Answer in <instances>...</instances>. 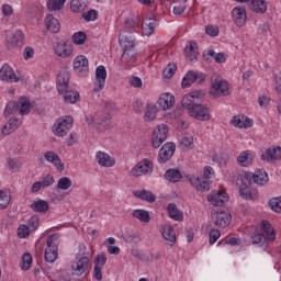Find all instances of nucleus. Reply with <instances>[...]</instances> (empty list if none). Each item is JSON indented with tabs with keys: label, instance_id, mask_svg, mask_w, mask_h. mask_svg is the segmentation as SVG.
<instances>
[{
	"label": "nucleus",
	"instance_id": "nucleus-1",
	"mask_svg": "<svg viewBox=\"0 0 281 281\" xmlns=\"http://www.w3.org/2000/svg\"><path fill=\"white\" fill-rule=\"evenodd\" d=\"M119 43L123 47L121 56V65L125 69L133 67L137 60V50L135 49V36L128 35V32L123 31L119 35Z\"/></svg>",
	"mask_w": 281,
	"mask_h": 281
},
{
	"label": "nucleus",
	"instance_id": "nucleus-2",
	"mask_svg": "<svg viewBox=\"0 0 281 281\" xmlns=\"http://www.w3.org/2000/svg\"><path fill=\"white\" fill-rule=\"evenodd\" d=\"M57 91L64 95L66 104H76L80 100V93L69 90V72L67 70L59 71L57 76Z\"/></svg>",
	"mask_w": 281,
	"mask_h": 281
},
{
	"label": "nucleus",
	"instance_id": "nucleus-3",
	"mask_svg": "<svg viewBox=\"0 0 281 281\" xmlns=\"http://www.w3.org/2000/svg\"><path fill=\"white\" fill-rule=\"evenodd\" d=\"M211 95L214 98H221L223 95H229V83L218 75H212L211 77Z\"/></svg>",
	"mask_w": 281,
	"mask_h": 281
},
{
	"label": "nucleus",
	"instance_id": "nucleus-4",
	"mask_svg": "<svg viewBox=\"0 0 281 281\" xmlns=\"http://www.w3.org/2000/svg\"><path fill=\"white\" fill-rule=\"evenodd\" d=\"M74 126V117L64 116L56 121L54 125L53 133L57 137H65L69 133L70 128Z\"/></svg>",
	"mask_w": 281,
	"mask_h": 281
},
{
	"label": "nucleus",
	"instance_id": "nucleus-5",
	"mask_svg": "<svg viewBox=\"0 0 281 281\" xmlns=\"http://www.w3.org/2000/svg\"><path fill=\"white\" fill-rule=\"evenodd\" d=\"M189 115L194 117V120H199V122H210L212 119L210 108L200 103L194 105V108L189 112Z\"/></svg>",
	"mask_w": 281,
	"mask_h": 281
},
{
	"label": "nucleus",
	"instance_id": "nucleus-6",
	"mask_svg": "<svg viewBox=\"0 0 281 281\" xmlns=\"http://www.w3.org/2000/svg\"><path fill=\"white\" fill-rule=\"evenodd\" d=\"M244 179L248 180L249 183L255 182L257 186H265L269 181L267 171L262 169L257 170L255 173L245 172L241 175Z\"/></svg>",
	"mask_w": 281,
	"mask_h": 281
},
{
	"label": "nucleus",
	"instance_id": "nucleus-7",
	"mask_svg": "<svg viewBox=\"0 0 281 281\" xmlns=\"http://www.w3.org/2000/svg\"><path fill=\"white\" fill-rule=\"evenodd\" d=\"M168 139V125L161 124L154 131L151 144L154 148H159Z\"/></svg>",
	"mask_w": 281,
	"mask_h": 281
},
{
	"label": "nucleus",
	"instance_id": "nucleus-8",
	"mask_svg": "<svg viewBox=\"0 0 281 281\" xmlns=\"http://www.w3.org/2000/svg\"><path fill=\"white\" fill-rule=\"evenodd\" d=\"M153 161L145 158L131 170V175L132 177H142L143 175H150V172H153Z\"/></svg>",
	"mask_w": 281,
	"mask_h": 281
},
{
	"label": "nucleus",
	"instance_id": "nucleus-9",
	"mask_svg": "<svg viewBox=\"0 0 281 281\" xmlns=\"http://www.w3.org/2000/svg\"><path fill=\"white\" fill-rule=\"evenodd\" d=\"M203 91H194L190 94H186L181 100V106H183V109H187L190 113V111L199 104V98H203Z\"/></svg>",
	"mask_w": 281,
	"mask_h": 281
},
{
	"label": "nucleus",
	"instance_id": "nucleus-10",
	"mask_svg": "<svg viewBox=\"0 0 281 281\" xmlns=\"http://www.w3.org/2000/svg\"><path fill=\"white\" fill-rule=\"evenodd\" d=\"M237 186H239V196H241V199H246L247 201H254L255 196L249 190V186H251V182H249V180H246V178L240 175L237 178Z\"/></svg>",
	"mask_w": 281,
	"mask_h": 281
},
{
	"label": "nucleus",
	"instance_id": "nucleus-11",
	"mask_svg": "<svg viewBox=\"0 0 281 281\" xmlns=\"http://www.w3.org/2000/svg\"><path fill=\"white\" fill-rule=\"evenodd\" d=\"M177 146H175V143H167L165 144L158 154V162L159 164H166L167 161H170L172 159V155H175Z\"/></svg>",
	"mask_w": 281,
	"mask_h": 281
},
{
	"label": "nucleus",
	"instance_id": "nucleus-12",
	"mask_svg": "<svg viewBox=\"0 0 281 281\" xmlns=\"http://www.w3.org/2000/svg\"><path fill=\"white\" fill-rule=\"evenodd\" d=\"M203 80H205V75L189 70L182 79V88L188 89V87H192L194 82L201 83Z\"/></svg>",
	"mask_w": 281,
	"mask_h": 281
},
{
	"label": "nucleus",
	"instance_id": "nucleus-13",
	"mask_svg": "<svg viewBox=\"0 0 281 281\" xmlns=\"http://www.w3.org/2000/svg\"><path fill=\"white\" fill-rule=\"evenodd\" d=\"M209 203L215 207H222L228 201L227 193L224 191H212L207 196Z\"/></svg>",
	"mask_w": 281,
	"mask_h": 281
},
{
	"label": "nucleus",
	"instance_id": "nucleus-14",
	"mask_svg": "<svg viewBox=\"0 0 281 281\" xmlns=\"http://www.w3.org/2000/svg\"><path fill=\"white\" fill-rule=\"evenodd\" d=\"M55 54L59 56V58H69L70 54H72L74 48L71 47V44L69 41H59L55 45Z\"/></svg>",
	"mask_w": 281,
	"mask_h": 281
},
{
	"label": "nucleus",
	"instance_id": "nucleus-15",
	"mask_svg": "<svg viewBox=\"0 0 281 281\" xmlns=\"http://www.w3.org/2000/svg\"><path fill=\"white\" fill-rule=\"evenodd\" d=\"M106 85V68L104 66H98L95 69V81L93 91H102Z\"/></svg>",
	"mask_w": 281,
	"mask_h": 281
},
{
	"label": "nucleus",
	"instance_id": "nucleus-16",
	"mask_svg": "<svg viewBox=\"0 0 281 281\" xmlns=\"http://www.w3.org/2000/svg\"><path fill=\"white\" fill-rule=\"evenodd\" d=\"M93 262V278L98 281H102V267L106 265V255H97Z\"/></svg>",
	"mask_w": 281,
	"mask_h": 281
},
{
	"label": "nucleus",
	"instance_id": "nucleus-17",
	"mask_svg": "<svg viewBox=\"0 0 281 281\" xmlns=\"http://www.w3.org/2000/svg\"><path fill=\"white\" fill-rule=\"evenodd\" d=\"M212 220L214 221L216 227H227V225H229V222L232 221V214L223 211H215L212 213Z\"/></svg>",
	"mask_w": 281,
	"mask_h": 281
},
{
	"label": "nucleus",
	"instance_id": "nucleus-18",
	"mask_svg": "<svg viewBox=\"0 0 281 281\" xmlns=\"http://www.w3.org/2000/svg\"><path fill=\"white\" fill-rule=\"evenodd\" d=\"M90 259L87 256L79 258L75 265L71 266L74 276H82L89 270Z\"/></svg>",
	"mask_w": 281,
	"mask_h": 281
},
{
	"label": "nucleus",
	"instance_id": "nucleus-19",
	"mask_svg": "<svg viewBox=\"0 0 281 281\" xmlns=\"http://www.w3.org/2000/svg\"><path fill=\"white\" fill-rule=\"evenodd\" d=\"M232 18L234 23L238 27H243V25L247 23V11L245 10V8L235 7L232 11Z\"/></svg>",
	"mask_w": 281,
	"mask_h": 281
},
{
	"label": "nucleus",
	"instance_id": "nucleus-20",
	"mask_svg": "<svg viewBox=\"0 0 281 281\" xmlns=\"http://www.w3.org/2000/svg\"><path fill=\"white\" fill-rule=\"evenodd\" d=\"M0 80L4 82H19V78L10 65L4 64L0 69Z\"/></svg>",
	"mask_w": 281,
	"mask_h": 281
},
{
	"label": "nucleus",
	"instance_id": "nucleus-21",
	"mask_svg": "<svg viewBox=\"0 0 281 281\" xmlns=\"http://www.w3.org/2000/svg\"><path fill=\"white\" fill-rule=\"evenodd\" d=\"M261 161H268V164H272V161H278L281 159V147H270L265 154L260 156Z\"/></svg>",
	"mask_w": 281,
	"mask_h": 281
},
{
	"label": "nucleus",
	"instance_id": "nucleus-22",
	"mask_svg": "<svg viewBox=\"0 0 281 281\" xmlns=\"http://www.w3.org/2000/svg\"><path fill=\"white\" fill-rule=\"evenodd\" d=\"M157 104L159 105V109H161V111H168L169 109H172V106H175V95L165 92L159 97Z\"/></svg>",
	"mask_w": 281,
	"mask_h": 281
},
{
	"label": "nucleus",
	"instance_id": "nucleus-23",
	"mask_svg": "<svg viewBox=\"0 0 281 281\" xmlns=\"http://www.w3.org/2000/svg\"><path fill=\"white\" fill-rule=\"evenodd\" d=\"M231 122L236 128H251L254 126V121L243 114L234 116Z\"/></svg>",
	"mask_w": 281,
	"mask_h": 281
},
{
	"label": "nucleus",
	"instance_id": "nucleus-24",
	"mask_svg": "<svg viewBox=\"0 0 281 281\" xmlns=\"http://www.w3.org/2000/svg\"><path fill=\"white\" fill-rule=\"evenodd\" d=\"M74 69L78 74H87L89 71V59L85 55L77 56L74 60Z\"/></svg>",
	"mask_w": 281,
	"mask_h": 281
},
{
	"label": "nucleus",
	"instance_id": "nucleus-25",
	"mask_svg": "<svg viewBox=\"0 0 281 281\" xmlns=\"http://www.w3.org/2000/svg\"><path fill=\"white\" fill-rule=\"evenodd\" d=\"M44 158L46 161H48V164H53V166L57 168L58 172H63V170H65V165L60 160V157H58V154L54 151H46L44 154Z\"/></svg>",
	"mask_w": 281,
	"mask_h": 281
},
{
	"label": "nucleus",
	"instance_id": "nucleus-26",
	"mask_svg": "<svg viewBox=\"0 0 281 281\" xmlns=\"http://www.w3.org/2000/svg\"><path fill=\"white\" fill-rule=\"evenodd\" d=\"M95 159L99 166H103V168H113V166H115V159L111 158V156L104 151H98Z\"/></svg>",
	"mask_w": 281,
	"mask_h": 281
},
{
	"label": "nucleus",
	"instance_id": "nucleus-27",
	"mask_svg": "<svg viewBox=\"0 0 281 281\" xmlns=\"http://www.w3.org/2000/svg\"><path fill=\"white\" fill-rule=\"evenodd\" d=\"M44 23L48 32H52L53 34H58L60 32V22L58 19L54 18V15L48 14L45 18Z\"/></svg>",
	"mask_w": 281,
	"mask_h": 281
},
{
	"label": "nucleus",
	"instance_id": "nucleus-28",
	"mask_svg": "<svg viewBox=\"0 0 281 281\" xmlns=\"http://www.w3.org/2000/svg\"><path fill=\"white\" fill-rule=\"evenodd\" d=\"M255 158L256 154H254V151L246 150L237 157V164H239V166H241L243 168H247V166H251Z\"/></svg>",
	"mask_w": 281,
	"mask_h": 281
},
{
	"label": "nucleus",
	"instance_id": "nucleus-29",
	"mask_svg": "<svg viewBox=\"0 0 281 281\" xmlns=\"http://www.w3.org/2000/svg\"><path fill=\"white\" fill-rule=\"evenodd\" d=\"M161 234H162V238L167 240V243H169L170 247H172V245H175V243L177 241V234L175 233V228H172V226L170 225L162 226Z\"/></svg>",
	"mask_w": 281,
	"mask_h": 281
},
{
	"label": "nucleus",
	"instance_id": "nucleus-30",
	"mask_svg": "<svg viewBox=\"0 0 281 281\" xmlns=\"http://www.w3.org/2000/svg\"><path fill=\"white\" fill-rule=\"evenodd\" d=\"M248 5L257 14H265L267 12V2L265 0H249Z\"/></svg>",
	"mask_w": 281,
	"mask_h": 281
},
{
	"label": "nucleus",
	"instance_id": "nucleus-31",
	"mask_svg": "<svg viewBox=\"0 0 281 281\" xmlns=\"http://www.w3.org/2000/svg\"><path fill=\"white\" fill-rule=\"evenodd\" d=\"M189 181L191 186H193V188H195V190H198L199 192H205L210 190V183L207 182V180H202L198 177H191Z\"/></svg>",
	"mask_w": 281,
	"mask_h": 281
},
{
	"label": "nucleus",
	"instance_id": "nucleus-32",
	"mask_svg": "<svg viewBox=\"0 0 281 281\" xmlns=\"http://www.w3.org/2000/svg\"><path fill=\"white\" fill-rule=\"evenodd\" d=\"M19 126H21V121L19 119H10L2 127V135H10V133H14Z\"/></svg>",
	"mask_w": 281,
	"mask_h": 281
},
{
	"label": "nucleus",
	"instance_id": "nucleus-33",
	"mask_svg": "<svg viewBox=\"0 0 281 281\" xmlns=\"http://www.w3.org/2000/svg\"><path fill=\"white\" fill-rule=\"evenodd\" d=\"M165 179L169 181V183H179V181L183 179V175L179 169H168L165 172Z\"/></svg>",
	"mask_w": 281,
	"mask_h": 281
},
{
	"label": "nucleus",
	"instance_id": "nucleus-34",
	"mask_svg": "<svg viewBox=\"0 0 281 281\" xmlns=\"http://www.w3.org/2000/svg\"><path fill=\"white\" fill-rule=\"evenodd\" d=\"M159 110L157 109V105L155 103H148L146 105V110L144 113V120L145 122H153V120H155V117H157V112Z\"/></svg>",
	"mask_w": 281,
	"mask_h": 281
},
{
	"label": "nucleus",
	"instance_id": "nucleus-35",
	"mask_svg": "<svg viewBox=\"0 0 281 281\" xmlns=\"http://www.w3.org/2000/svg\"><path fill=\"white\" fill-rule=\"evenodd\" d=\"M261 229L263 234H266V238L268 240H276V229L271 227V223H269V221H261Z\"/></svg>",
	"mask_w": 281,
	"mask_h": 281
},
{
	"label": "nucleus",
	"instance_id": "nucleus-36",
	"mask_svg": "<svg viewBox=\"0 0 281 281\" xmlns=\"http://www.w3.org/2000/svg\"><path fill=\"white\" fill-rule=\"evenodd\" d=\"M31 210L43 214L49 210V203L45 200H36L31 204Z\"/></svg>",
	"mask_w": 281,
	"mask_h": 281
},
{
	"label": "nucleus",
	"instance_id": "nucleus-37",
	"mask_svg": "<svg viewBox=\"0 0 281 281\" xmlns=\"http://www.w3.org/2000/svg\"><path fill=\"white\" fill-rule=\"evenodd\" d=\"M168 214L170 218H173V221H183V214L179 211L177 207V204L170 203L168 204Z\"/></svg>",
	"mask_w": 281,
	"mask_h": 281
},
{
	"label": "nucleus",
	"instance_id": "nucleus-38",
	"mask_svg": "<svg viewBox=\"0 0 281 281\" xmlns=\"http://www.w3.org/2000/svg\"><path fill=\"white\" fill-rule=\"evenodd\" d=\"M137 27H139V24L137 23V20L135 19H127L125 22V29L121 32H127L128 36H133L135 32H137Z\"/></svg>",
	"mask_w": 281,
	"mask_h": 281
},
{
	"label": "nucleus",
	"instance_id": "nucleus-39",
	"mask_svg": "<svg viewBox=\"0 0 281 281\" xmlns=\"http://www.w3.org/2000/svg\"><path fill=\"white\" fill-rule=\"evenodd\" d=\"M132 216L138 221H142L143 223H150V213H148V211L134 210Z\"/></svg>",
	"mask_w": 281,
	"mask_h": 281
},
{
	"label": "nucleus",
	"instance_id": "nucleus-40",
	"mask_svg": "<svg viewBox=\"0 0 281 281\" xmlns=\"http://www.w3.org/2000/svg\"><path fill=\"white\" fill-rule=\"evenodd\" d=\"M156 25L157 22L155 19L146 20L143 24V34H145V36H150L153 32H155Z\"/></svg>",
	"mask_w": 281,
	"mask_h": 281
},
{
	"label": "nucleus",
	"instance_id": "nucleus-41",
	"mask_svg": "<svg viewBox=\"0 0 281 281\" xmlns=\"http://www.w3.org/2000/svg\"><path fill=\"white\" fill-rule=\"evenodd\" d=\"M70 10L76 13L85 12L87 10V1L71 0Z\"/></svg>",
	"mask_w": 281,
	"mask_h": 281
},
{
	"label": "nucleus",
	"instance_id": "nucleus-42",
	"mask_svg": "<svg viewBox=\"0 0 281 281\" xmlns=\"http://www.w3.org/2000/svg\"><path fill=\"white\" fill-rule=\"evenodd\" d=\"M19 113L20 115H27V113H30V99H27V97L20 98Z\"/></svg>",
	"mask_w": 281,
	"mask_h": 281
},
{
	"label": "nucleus",
	"instance_id": "nucleus-43",
	"mask_svg": "<svg viewBox=\"0 0 281 281\" xmlns=\"http://www.w3.org/2000/svg\"><path fill=\"white\" fill-rule=\"evenodd\" d=\"M135 196H137L138 199H142V201H147L148 203H155L156 201V196L155 194H153V192L143 190V191H137L135 193Z\"/></svg>",
	"mask_w": 281,
	"mask_h": 281
},
{
	"label": "nucleus",
	"instance_id": "nucleus-44",
	"mask_svg": "<svg viewBox=\"0 0 281 281\" xmlns=\"http://www.w3.org/2000/svg\"><path fill=\"white\" fill-rule=\"evenodd\" d=\"M25 38V35H23V31H15V33L13 34L12 38H11V44L14 47H23V41Z\"/></svg>",
	"mask_w": 281,
	"mask_h": 281
},
{
	"label": "nucleus",
	"instance_id": "nucleus-45",
	"mask_svg": "<svg viewBox=\"0 0 281 281\" xmlns=\"http://www.w3.org/2000/svg\"><path fill=\"white\" fill-rule=\"evenodd\" d=\"M67 0H48L47 1V9L50 12H56V10H63V5Z\"/></svg>",
	"mask_w": 281,
	"mask_h": 281
},
{
	"label": "nucleus",
	"instance_id": "nucleus-46",
	"mask_svg": "<svg viewBox=\"0 0 281 281\" xmlns=\"http://www.w3.org/2000/svg\"><path fill=\"white\" fill-rule=\"evenodd\" d=\"M72 182L69 177H63L57 182V190H69L71 188Z\"/></svg>",
	"mask_w": 281,
	"mask_h": 281
},
{
	"label": "nucleus",
	"instance_id": "nucleus-47",
	"mask_svg": "<svg viewBox=\"0 0 281 281\" xmlns=\"http://www.w3.org/2000/svg\"><path fill=\"white\" fill-rule=\"evenodd\" d=\"M81 16L87 21V23H91V21L98 20V11L95 9H91L87 12H83Z\"/></svg>",
	"mask_w": 281,
	"mask_h": 281
},
{
	"label": "nucleus",
	"instance_id": "nucleus-48",
	"mask_svg": "<svg viewBox=\"0 0 281 281\" xmlns=\"http://www.w3.org/2000/svg\"><path fill=\"white\" fill-rule=\"evenodd\" d=\"M74 43L76 45H85V42L87 41V33L86 32H77L72 35Z\"/></svg>",
	"mask_w": 281,
	"mask_h": 281
},
{
	"label": "nucleus",
	"instance_id": "nucleus-49",
	"mask_svg": "<svg viewBox=\"0 0 281 281\" xmlns=\"http://www.w3.org/2000/svg\"><path fill=\"white\" fill-rule=\"evenodd\" d=\"M175 71H177V65L176 64H169L164 70H162V77L170 79L175 76Z\"/></svg>",
	"mask_w": 281,
	"mask_h": 281
},
{
	"label": "nucleus",
	"instance_id": "nucleus-50",
	"mask_svg": "<svg viewBox=\"0 0 281 281\" xmlns=\"http://www.w3.org/2000/svg\"><path fill=\"white\" fill-rule=\"evenodd\" d=\"M10 205V195L5 191L0 190V210H5Z\"/></svg>",
	"mask_w": 281,
	"mask_h": 281
},
{
	"label": "nucleus",
	"instance_id": "nucleus-51",
	"mask_svg": "<svg viewBox=\"0 0 281 281\" xmlns=\"http://www.w3.org/2000/svg\"><path fill=\"white\" fill-rule=\"evenodd\" d=\"M123 240L130 243V245H137L142 239L136 234L125 233L123 235Z\"/></svg>",
	"mask_w": 281,
	"mask_h": 281
},
{
	"label": "nucleus",
	"instance_id": "nucleus-52",
	"mask_svg": "<svg viewBox=\"0 0 281 281\" xmlns=\"http://www.w3.org/2000/svg\"><path fill=\"white\" fill-rule=\"evenodd\" d=\"M58 258V250H52V248H46L45 250V260L46 262H56Z\"/></svg>",
	"mask_w": 281,
	"mask_h": 281
},
{
	"label": "nucleus",
	"instance_id": "nucleus-53",
	"mask_svg": "<svg viewBox=\"0 0 281 281\" xmlns=\"http://www.w3.org/2000/svg\"><path fill=\"white\" fill-rule=\"evenodd\" d=\"M207 56H211V58L215 59V63L223 64L225 63V53H216L214 50H209Z\"/></svg>",
	"mask_w": 281,
	"mask_h": 281
},
{
	"label": "nucleus",
	"instance_id": "nucleus-54",
	"mask_svg": "<svg viewBox=\"0 0 281 281\" xmlns=\"http://www.w3.org/2000/svg\"><path fill=\"white\" fill-rule=\"evenodd\" d=\"M269 206L271 207V210H273V212L281 213V196L272 198L269 201Z\"/></svg>",
	"mask_w": 281,
	"mask_h": 281
},
{
	"label": "nucleus",
	"instance_id": "nucleus-55",
	"mask_svg": "<svg viewBox=\"0 0 281 281\" xmlns=\"http://www.w3.org/2000/svg\"><path fill=\"white\" fill-rule=\"evenodd\" d=\"M32 267V255L30 252H26L22 257V269L24 271H27Z\"/></svg>",
	"mask_w": 281,
	"mask_h": 281
},
{
	"label": "nucleus",
	"instance_id": "nucleus-56",
	"mask_svg": "<svg viewBox=\"0 0 281 281\" xmlns=\"http://www.w3.org/2000/svg\"><path fill=\"white\" fill-rule=\"evenodd\" d=\"M14 111H19V102L11 101L7 104L4 109V115H12Z\"/></svg>",
	"mask_w": 281,
	"mask_h": 281
},
{
	"label": "nucleus",
	"instance_id": "nucleus-57",
	"mask_svg": "<svg viewBox=\"0 0 281 281\" xmlns=\"http://www.w3.org/2000/svg\"><path fill=\"white\" fill-rule=\"evenodd\" d=\"M47 248L54 251H58V244L56 243V235H50L46 241Z\"/></svg>",
	"mask_w": 281,
	"mask_h": 281
},
{
	"label": "nucleus",
	"instance_id": "nucleus-58",
	"mask_svg": "<svg viewBox=\"0 0 281 281\" xmlns=\"http://www.w3.org/2000/svg\"><path fill=\"white\" fill-rule=\"evenodd\" d=\"M99 124L105 126V128H111V115L103 114L99 117Z\"/></svg>",
	"mask_w": 281,
	"mask_h": 281
},
{
	"label": "nucleus",
	"instance_id": "nucleus-59",
	"mask_svg": "<svg viewBox=\"0 0 281 281\" xmlns=\"http://www.w3.org/2000/svg\"><path fill=\"white\" fill-rule=\"evenodd\" d=\"M30 226L27 225H20L18 229V236L19 238H26V236H30Z\"/></svg>",
	"mask_w": 281,
	"mask_h": 281
},
{
	"label": "nucleus",
	"instance_id": "nucleus-60",
	"mask_svg": "<svg viewBox=\"0 0 281 281\" xmlns=\"http://www.w3.org/2000/svg\"><path fill=\"white\" fill-rule=\"evenodd\" d=\"M193 142L194 139L192 138V136H184L181 140V146L182 148H184V150H188V148H192Z\"/></svg>",
	"mask_w": 281,
	"mask_h": 281
},
{
	"label": "nucleus",
	"instance_id": "nucleus-61",
	"mask_svg": "<svg viewBox=\"0 0 281 281\" xmlns=\"http://www.w3.org/2000/svg\"><path fill=\"white\" fill-rule=\"evenodd\" d=\"M218 238H221V231L212 229L210 232V239H209L210 245H214V243H216V240H218Z\"/></svg>",
	"mask_w": 281,
	"mask_h": 281
},
{
	"label": "nucleus",
	"instance_id": "nucleus-62",
	"mask_svg": "<svg viewBox=\"0 0 281 281\" xmlns=\"http://www.w3.org/2000/svg\"><path fill=\"white\" fill-rule=\"evenodd\" d=\"M274 90L281 95V71L274 74Z\"/></svg>",
	"mask_w": 281,
	"mask_h": 281
},
{
	"label": "nucleus",
	"instance_id": "nucleus-63",
	"mask_svg": "<svg viewBox=\"0 0 281 281\" xmlns=\"http://www.w3.org/2000/svg\"><path fill=\"white\" fill-rule=\"evenodd\" d=\"M42 188H49V186H54V176L47 175L42 179Z\"/></svg>",
	"mask_w": 281,
	"mask_h": 281
},
{
	"label": "nucleus",
	"instance_id": "nucleus-64",
	"mask_svg": "<svg viewBox=\"0 0 281 281\" xmlns=\"http://www.w3.org/2000/svg\"><path fill=\"white\" fill-rule=\"evenodd\" d=\"M8 166L10 170H19V168H21V162L18 159L9 158Z\"/></svg>",
	"mask_w": 281,
	"mask_h": 281
}]
</instances>
